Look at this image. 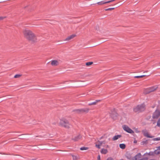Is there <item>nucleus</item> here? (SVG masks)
I'll return each instance as SVG.
<instances>
[{"instance_id": "nucleus-1", "label": "nucleus", "mask_w": 160, "mask_h": 160, "mask_svg": "<svg viewBox=\"0 0 160 160\" xmlns=\"http://www.w3.org/2000/svg\"><path fill=\"white\" fill-rule=\"evenodd\" d=\"M24 37L28 40L32 42H36L37 41L36 35L30 30L25 29L23 31Z\"/></svg>"}, {"instance_id": "nucleus-2", "label": "nucleus", "mask_w": 160, "mask_h": 160, "mask_svg": "<svg viewBox=\"0 0 160 160\" xmlns=\"http://www.w3.org/2000/svg\"><path fill=\"white\" fill-rule=\"evenodd\" d=\"M59 124L62 127L67 128H69L71 126V124L69 123L68 121L64 118H63L60 120Z\"/></svg>"}, {"instance_id": "nucleus-3", "label": "nucleus", "mask_w": 160, "mask_h": 160, "mask_svg": "<svg viewBox=\"0 0 160 160\" xmlns=\"http://www.w3.org/2000/svg\"><path fill=\"white\" fill-rule=\"evenodd\" d=\"M145 105L144 104L138 105L134 108V111L135 112H140L144 111L145 109Z\"/></svg>"}, {"instance_id": "nucleus-4", "label": "nucleus", "mask_w": 160, "mask_h": 160, "mask_svg": "<svg viewBox=\"0 0 160 160\" xmlns=\"http://www.w3.org/2000/svg\"><path fill=\"white\" fill-rule=\"evenodd\" d=\"M89 111V109L87 108H82L81 109H76L74 110V112L78 113H81L84 112H87Z\"/></svg>"}, {"instance_id": "nucleus-5", "label": "nucleus", "mask_w": 160, "mask_h": 160, "mask_svg": "<svg viewBox=\"0 0 160 160\" xmlns=\"http://www.w3.org/2000/svg\"><path fill=\"white\" fill-rule=\"evenodd\" d=\"M123 129L124 130L127 132L132 134L134 133V131L130 128L128 126L126 125H124L122 126Z\"/></svg>"}, {"instance_id": "nucleus-6", "label": "nucleus", "mask_w": 160, "mask_h": 160, "mask_svg": "<svg viewBox=\"0 0 160 160\" xmlns=\"http://www.w3.org/2000/svg\"><path fill=\"white\" fill-rule=\"evenodd\" d=\"M142 132L144 136L145 137L150 138L153 137V136H152L150 134H149L147 130L146 129L142 130Z\"/></svg>"}, {"instance_id": "nucleus-7", "label": "nucleus", "mask_w": 160, "mask_h": 160, "mask_svg": "<svg viewBox=\"0 0 160 160\" xmlns=\"http://www.w3.org/2000/svg\"><path fill=\"white\" fill-rule=\"evenodd\" d=\"M101 138H105V140L103 141L102 142L104 144H105L107 143H110V142L111 141V139L109 138H107L106 135H104L103 136H102Z\"/></svg>"}, {"instance_id": "nucleus-8", "label": "nucleus", "mask_w": 160, "mask_h": 160, "mask_svg": "<svg viewBox=\"0 0 160 160\" xmlns=\"http://www.w3.org/2000/svg\"><path fill=\"white\" fill-rule=\"evenodd\" d=\"M160 113L158 110H156L153 113L152 118L154 119L157 118L160 116Z\"/></svg>"}, {"instance_id": "nucleus-9", "label": "nucleus", "mask_w": 160, "mask_h": 160, "mask_svg": "<svg viewBox=\"0 0 160 160\" xmlns=\"http://www.w3.org/2000/svg\"><path fill=\"white\" fill-rule=\"evenodd\" d=\"M59 64V62L58 60H53L51 61V64L52 66H57Z\"/></svg>"}, {"instance_id": "nucleus-10", "label": "nucleus", "mask_w": 160, "mask_h": 160, "mask_svg": "<svg viewBox=\"0 0 160 160\" xmlns=\"http://www.w3.org/2000/svg\"><path fill=\"white\" fill-rule=\"evenodd\" d=\"M141 157V154L140 153H138L134 157L132 158L131 159L132 160H137L140 158Z\"/></svg>"}, {"instance_id": "nucleus-11", "label": "nucleus", "mask_w": 160, "mask_h": 160, "mask_svg": "<svg viewBox=\"0 0 160 160\" xmlns=\"http://www.w3.org/2000/svg\"><path fill=\"white\" fill-rule=\"evenodd\" d=\"M157 88L155 87H152L148 89V91L146 92V93H149L151 92H152L155 91Z\"/></svg>"}, {"instance_id": "nucleus-12", "label": "nucleus", "mask_w": 160, "mask_h": 160, "mask_svg": "<svg viewBox=\"0 0 160 160\" xmlns=\"http://www.w3.org/2000/svg\"><path fill=\"white\" fill-rule=\"evenodd\" d=\"M103 144L102 141H98L96 143V147L98 148L99 149L100 148V146Z\"/></svg>"}, {"instance_id": "nucleus-13", "label": "nucleus", "mask_w": 160, "mask_h": 160, "mask_svg": "<svg viewBox=\"0 0 160 160\" xmlns=\"http://www.w3.org/2000/svg\"><path fill=\"white\" fill-rule=\"evenodd\" d=\"M75 36V35L74 34L68 37L67 38H66L64 41H69L71 39L73 38Z\"/></svg>"}, {"instance_id": "nucleus-14", "label": "nucleus", "mask_w": 160, "mask_h": 160, "mask_svg": "<svg viewBox=\"0 0 160 160\" xmlns=\"http://www.w3.org/2000/svg\"><path fill=\"white\" fill-rule=\"evenodd\" d=\"M81 137H82L80 135H78L72 139L75 141H77L80 140Z\"/></svg>"}, {"instance_id": "nucleus-15", "label": "nucleus", "mask_w": 160, "mask_h": 160, "mask_svg": "<svg viewBox=\"0 0 160 160\" xmlns=\"http://www.w3.org/2000/svg\"><path fill=\"white\" fill-rule=\"evenodd\" d=\"M122 137V136L120 135H118L114 136L112 138V140L113 141H115L117 140L118 138H120Z\"/></svg>"}, {"instance_id": "nucleus-16", "label": "nucleus", "mask_w": 160, "mask_h": 160, "mask_svg": "<svg viewBox=\"0 0 160 160\" xmlns=\"http://www.w3.org/2000/svg\"><path fill=\"white\" fill-rule=\"evenodd\" d=\"M115 113V115H114V114H112L111 115V116L112 118H113L114 119H117V117H118V114L117 113L115 112H114Z\"/></svg>"}, {"instance_id": "nucleus-17", "label": "nucleus", "mask_w": 160, "mask_h": 160, "mask_svg": "<svg viewBox=\"0 0 160 160\" xmlns=\"http://www.w3.org/2000/svg\"><path fill=\"white\" fill-rule=\"evenodd\" d=\"M108 3L107 1H102L97 3L98 5H102L103 4Z\"/></svg>"}, {"instance_id": "nucleus-18", "label": "nucleus", "mask_w": 160, "mask_h": 160, "mask_svg": "<svg viewBox=\"0 0 160 160\" xmlns=\"http://www.w3.org/2000/svg\"><path fill=\"white\" fill-rule=\"evenodd\" d=\"M101 152L103 154H106L108 152V150L105 149H102L101 151Z\"/></svg>"}, {"instance_id": "nucleus-19", "label": "nucleus", "mask_w": 160, "mask_h": 160, "mask_svg": "<svg viewBox=\"0 0 160 160\" xmlns=\"http://www.w3.org/2000/svg\"><path fill=\"white\" fill-rule=\"evenodd\" d=\"M155 153L157 154H160V146L158 147L157 150H156L155 151Z\"/></svg>"}, {"instance_id": "nucleus-20", "label": "nucleus", "mask_w": 160, "mask_h": 160, "mask_svg": "<svg viewBox=\"0 0 160 160\" xmlns=\"http://www.w3.org/2000/svg\"><path fill=\"white\" fill-rule=\"evenodd\" d=\"M120 148L122 149H124L126 147V145L124 144H120L119 145Z\"/></svg>"}, {"instance_id": "nucleus-21", "label": "nucleus", "mask_w": 160, "mask_h": 160, "mask_svg": "<svg viewBox=\"0 0 160 160\" xmlns=\"http://www.w3.org/2000/svg\"><path fill=\"white\" fill-rule=\"evenodd\" d=\"M100 100H96L95 101L93 102H92V103H89L88 104V105H95L96 103L98 101H99Z\"/></svg>"}, {"instance_id": "nucleus-22", "label": "nucleus", "mask_w": 160, "mask_h": 160, "mask_svg": "<svg viewBox=\"0 0 160 160\" xmlns=\"http://www.w3.org/2000/svg\"><path fill=\"white\" fill-rule=\"evenodd\" d=\"M73 160H77L78 159V157L77 156L73 155H72Z\"/></svg>"}, {"instance_id": "nucleus-23", "label": "nucleus", "mask_w": 160, "mask_h": 160, "mask_svg": "<svg viewBox=\"0 0 160 160\" xmlns=\"http://www.w3.org/2000/svg\"><path fill=\"white\" fill-rule=\"evenodd\" d=\"M88 149V147H83L81 148H80V149L81 150H87Z\"/></svg>"}, {"instance_id": "nucleus-24", "label": "nucleus", "mask_w": 160, "mask_h": 160, "mask_svg": "<svg viewBox=\"0 0 160 160\" xmlns=\"http://www.w3.org/2000/svg\"><path fill=\"white\" fill-rule=\"evenodd\" d=\"M157 126L159 127H160V118L158 121Z\"/></svg>"}, {"instance_id": "nucleus-25", "label": "nucleus", "mask_w": 160, "mask_h": 160, "mask_svg": "<svg viewBox=\"0 0 160 160\" xmlns=\"http://www.w3.org/2000/svg\"><path fill=\"white\" fill-rule=\"evenodd\" d=\"M93 63L92 62H88L86 63V66H89Z\"/></svg>"}, {"instance_id": "nucleus-26", "label": "nucleus", "mask_w": 160, "mask_h": 160, "mask_svg": "<svg viewBox=\"0 0 160 160\" xmlns=\"http://www.w3.org/2000/svg\"><path fill=\"white\" fill-rule=\"evenodd\" d=\"M153 139V140L154 141H159V140H160V137H158V138H154Z\"/></svg>"}, {"instance_id": "nucleus-27", "label": "nucleus", "mask_w": 160, "mask_h": 160, "mask_svg": "<svg viewBox=\"0 0 160 160\" xmlns=\"http://www.w3.org/2000/svg\"><path fill=\"white\" fill-rule=\"evenodd\" d=\"M20 76H21L20 75L16 74L14 76V78H19L20 77Z\"/></svg>"}, {"instance_id": "nucleus-28", "label": "nucleus", "mask_w": 160, "mask_h": 160, "mask_svg": "<svg viewBox=\"0 0 160 160\" xmlns=\"http://www.w3.org/2000/svg\"><path fill=\"white\" fill-rule=\"evenodd\" d=\"M142 145H144V144H146L147 143V141L146 140L145 141H143L141 142Z\"/></svg>"}, {"instance_id": "nucleus-29", "label": "nucleus", "mask_w": 160, "mask_h": 160, "mask_svg": "<svg viewBox=\"0 0 160 160\" xmlns=\"http://www.w3.org/2000/svg\"><path fill=\"white\" fill-rule=\"evenodd\" d=\"M114 8H107V9H105V10L106 11H109V10H112Z\"/></svg>"}, {"instance_id": "nucleus-30", "label": "nucleus", "mask_w": 160, "mask_h": 160, "mask_svg": "<svg viewBox=\"0 0 160 160\" xmlns=\"http://www.w3.org/2000/svg\"><path fill=\"white\" fill-rule=\"evenodd\" d=\"M144 75H141V76H136L135 77V78H142L144 77Z\"/></svg>"}, {"instance_id": "nucleus-31", "label": "nucleus", "mask_w": 160, "mask_h": 160, "mask_svg": "<svg viewBox=\"0 0 160 160\" xmlns=\"http://www.w3.org/2000/svg\"><path fill=\"white\" fill-rule=\"evenodd\" d=\"M106 160H113V159L112 158H108Z\"/></svg>"}, {"instance_id": "nucleus-32", "label": "nucleus", "mask_w": 160, "mask_h": 160, "mask_svg": "<svg viewBox=\"0 0 160 160\" xmlns=\"http://www.w3.org/2000/svg\"><path fill=\"white\" fill-rule=\"evenodd\" d=\"M101 160L100 156V155H98V157L97 158V160Z\"/></svg>"}, {"instance_id": "nucleus-33", "label": "nucleus", "mask_w": 160, "mask_h": 160, "mask_svg": "<svg viewBox=\"0 0 160 160\" xmlns=\"http://www.w3.org/2000/svg\"><path fill=\"white\" fill-rule=\"evenodd\" d=\"M5 17H0V20H3Z\"/></svg>"}, {"instance_id": "nucleus-34", "label": "nucleus", "mask_w": 160, "mask_h": 160, "mask_svg": "<svg viewBox=\"0 0 160 160\" xmlns=\"http://www.w3.org/2000/svg\"><path fill=\"white\" fill-rule=\"evenodd\" d=\"M115 0H111L110 1H107V2H108V3H110V2H113V1H114Z\"/></svg>"}, {"instance_id": "nucleus-35", "label": "nucleus", "mask_w": 160, "mask_h": 160, "mask_svg": "<svg viewBox=\"0 0 160 160\" xmlns=\"http://www.w3.org/2000/svg\"><path fill=\"white\" fill-rule=\"evenodd\" d=\"M133 142L135 143H137V141L136 140H134V142Z\"/></svg>"}, {"instance_id": "nucleus-36", "label": "nucleus", "mask_w": 160, "mask_h": 160, "mask_svg": "<svg viewBox=\"0 0 160 160\" xmlns=\"http://www.w3.org/2000/svg\"><path fill=\"white\" fill-rule=\"evenodd\" d=\"M127 157L129 159H131V157L130 156H127Z\"/></svg>"}, {"instance_id": "nucleus-37", "label": "nucleus", "mask_w": 160, "mask_h": 160, "mask_svg": "<svg viewBox=\"0 0 160 160\" xmlns=\"http://www.w3.org/2000/svg\"><path fill=\"white\" fill-rule=\"evenodd\" d=\"M136 132L137 133H138V132H140V131H139L138 130H137L136 131Z\"/></svg>"}, {"instance_id": "nucleus-38", "label": "nucleus", "mask_w": 160, "mask_h": 160, "mask_svg": "<svg viewBox=\"0 0 160 160\" xmlns=\"http://www.w3.org/2000/svg\"><path fill=\"white\" fill-rule=\"evenodd\" d=\"M22 138V137H21V138Z\"/></svg>"}, {"instance_id": "nucleus-39", "label": "nucleus", "mask_w": 160, "mask_h": 160, "mask_svg": "<svg viewBox=\"0 0 160 160\" xmlns=\"http://www.w3.org/2000/svg\"><path fill=\"white\" fill-rule=\"evenodd\" d=\"M22 138V137H21V138Z\"/></svg>"}, {"instance_id": "nucleus-40", "label": "nucleus", "mask_w": 160, "mask_h": 160, "mask_svg": "<svg viewBox=\"0 0 160 160\" xmlns=\"http://www.w3.org/2000/svg\"><path fill=\"white\" fill-rule=\"evenodd\" d=\"M108 147V145H107V147Z\"/></svg>"}, {"instance_id": "nucleus-41", "label": "nucleus", "mask_w": 160, "mask_h": 160, "mask_svg": "<svg viewBox=\"0 0 160 160\" xmlns=\"http://www.w3.org/2000/svg\"><path fill=\"white\" fill-rule=\"evenodd\" d=\"M159 64L160 65V62L159 63Z\"/></svg>"}, {"instance_id": "nucleus-42", "label": "nucleus", "mask_w": 160, "mask_h": 160, "mask_svg": "<svg viewBox=\"0 0 160 160\" xmlns=\"http://www.w3.org/2000/svg\"><path fill=\"white\" fill-rule=\"evenodd\" d=\"M123 160L122 159H121V160Z\"/></svg>"}]
</instances>
